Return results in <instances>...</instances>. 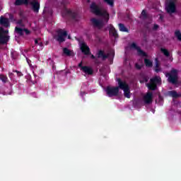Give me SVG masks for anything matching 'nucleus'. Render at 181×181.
<instances>
[{"label":"nucleus","instance_id":"f257e3e1","mask_svg":"<svg viewBox=\"0 0 181 181\" xmlns=\"http://www.w3.org/2000/svg\"><path fill=\"white\" fill-rule=\"evenodd\" d=\"M90 12L96 15V16H102L104 18L106 23L110 21V13L106 10H102L101 8L97 5L95 2H93L90 6Z\"/></svg>","mask_w":181,"mask_h":181},{"label":"nucleus","instance_id":"f03ea898","mask_svg":"<svg viewBox=\"0 0 181 181\" xmlns=\"http://www.w3.org/2000/svg\"><path fill=\"white\" fill-rule=\"evenodd\" d=\"M162 83V78L160 76H154L150 79V83L146 86L151 91H155L158 88V84Z\"/></svg>","mask_w":181,"mask_h":181},{"label":"nucleus","instance_id":"7ed1b4c3","mask_svg":"<svg viewBox=\"0 0 181 181\" xmlns=\"http://www.w3.org/2000/svg\"><path fill=\"white\" fill-rule=\"evenodd\" d=\"M168 76V81L171 83V84L176 85L177 84V81L179 80V76L177 75V69H173L170 71V73L167 74Z\"/></svg>","mask_w":181,"mask_h":181},{"label":"nucleus","instance_id":"20e7f679","mask_svg":"<svg viewBox=\"0 0 181 181\" xmlns=\"http://www.w3.org/2000/svg\"><path fill=\"white\" fill-rule=\"evenodd\" d=\"M66 4H67V2H65L64 1H62V5L64 6L63 13H64V16H68L69 18H71V19H76V18L77 16V13L76 12L71 11V9L66 8Z\"/></svg>","mask_w":181,"mask_h":181},{"label":"nucleus","instance_id":"39448f33","mask_svg":"<svg viewBox=\"0 0 181 181\" xmlns=\"http://www.w3.org/2000/svg\"><path fill=\"white\" fill-rule=\"evenodd\" d=\"M165 9L168 13H175L176 12V3L175 0H169L166 4Z\"/></svg>","mask_w":181,"mask_h":181},{"label":"nucleus","instance_id":"423d86ee","mask_svg":"<svg viewBox=\"0 0 181 181\" xmlns=\"http://www.w3.org/2000/svg\"><path fill=\"white\" fill-rule=\"evenodd\" d=\"M106 94L109 97H117L118 95V93H119V90L116 87L107 86L105 89Z\"/></svg>","mask_w":181,"mask_h":181},{"label":"nucleus","instance_id":"0eeeda50","mask_svg":"<svg viewBox=\"0 0 181 181\" xmlns=\"http://www.w3.org/2000/svg\"><path fill=\"white\" fill-rule=\"evenodd\" d=\"M58 35L57 37V42L59 43H63V42H66V36H67V31H64L62 29H59L57 31Z\"/></svg>","mask_w":181,"mask_h":181},{"label":"nucleus","instance_id":"6e6552de","mask_svg":"<svg viewBox=\"0 0 181 181\" xmlns=\"http://www.w3.org/2000/svg\"><path fill=\"white\" fill-rule=\"evenodd\" d=\"M130 49H134L135 50H137L139 56H142L143 57H146V56H148L146 52H144V50H142L140 47H138L135 42H132L130 45Z\"/></svg>","mask_w":181,"mask_h":181},{"label":"nucleus","instance_id":"1a4fd4ad","mask_svg":"<svg viewBox=\"0 0 181 181\" xmlns=\"http://www.w3.org/2000/svg\"><path fill=\"white\" fill-rule=\"evenodd\" d=\"M90 22H92L94 28H98V29H103V28H104V23L103 21L93 18H91Z\"/></svg>","mask_w":181,"mask_h":181},{"label":"nucleus","instance_id":"9d476101","mask_svg":"<svg viewBox=\"0 0 181 181\" xmlns=\"http://www.w3.org/2000/svg\"><path fill=\"white\" fill-rule=\"evenodd\" d=\"M15 32L16 33L19 35V36H23L24 32L27 36L30 35V30H29L28 28H21L19 27H16Z\"/></svg>","mask_w":181,"mask_h":181},{"label":"nucleus","instance_id":"9b49d317","mask_svg":"<svg viewBox=\"0 0 181 181\" xmlns=\"http://www.w3.org/2000/svg\"><path fill=\"white\" fill-rule=\"evenodd\" d=\"M32 6V10L35 13H39V10L40 9V3L37 0H33L30 3Z\"/></svg>","mask_w":181,"mask_h":181},{"label":"nucleus","instance_id":"f8f14e48","mask_svg":"<svg viewBox=\"0 0 181 181\" xmlns=\"http://www.w3.org/2000/svg\"><path fill=\"white\" fill-rule=\"evenodd\" d=\"M117 83H118V86H116L117 88H118V90H126L127 88H128L129 87V86H128L127 84V82L123 81L122 80H121V78H117Z\"/></svg>","mask_w":181,"mask_h":181},{"label":"nucleus","instance_id":"ddd939ff","mask_svg":"<svg viewBox=\"0 0 181 181\" xmlns=\"http://www.w3.org/2000/svg\"><path fill=\"white\" fill-rule=\"evenodd\" d=\"M153 93L152 92H148L146 95L144 96V101L145 104H151L152 103V98Z\"/></svg>","mask_w":181,"mask_h":181},{"label":"nucleus","instance_id":"4468645a","mask_svg":"<svg viewBox=\"0 0 181 181\" xmlns=\"http://www.w3.org/2000/svg\"><path fill=\"white\" fill-rule=\"evenodd\" d=\"M81 50L82 53L86 54V56H88V54H90V47H88V46H87L86 44L84 42H83L81 45Z\"/></svg>","mask_w":181,"mask_h":181},{"label":"nucleus","instance_id":"2eb2a0df","mask_svg":"<svg viewBox=\"0 0 181 181\" xmlns=\"http://www.w3.org/2000/svg\"><path fill=\"white\" fill-rule=\"evenodd\" d=\"M82 71L88 76H93V74H94V70H93L91 66H84V67H82Z\"/></svg>","mask_w":181,"mask_h":181},{"label":"nucleus","instance_id":"dca6fc26","mask_svg":"<svg viewBox=\"0 0 181 181\" xmlns=\"http://www.w3.org/2000/svg\"><path fill=\"white\" fill-rule=\"evenodd\" d=\"M0 25L4 28H9V20L4 16L0 17Z\"/></svg>","mask_w":181,"mask_h":181},{"label":"nucleus","instance_id":"f3484780","mask_svg":"<svg viewBox=\"0 0 181 181\" xmlns=\"http://www.w3.org/2000/svg\"><path fill=\"white\" fill-rule=\"evenodd\" d=\"M98 59H102V60H106V59H108L110 57V54H105L104 53V51L99 50L97 54Z\"/></svg>","mask_w":181,"mask_h":181},{"label":"nucleus","instance_id":"a211bd4d","mask_svg":"<svg viewBox=\"0 0 181 181\" xmlns=\"http://www.w3.org/2000/svg\"><path fill=\"white\" fill-rule=\"evenodd\" d=\"M9 40V36L4 35L0 31V45H6Z\"/></svg>","mask_w":181,"mask_h":181},{"label":"nucleus","instance_id":"6ab92c4d","mask_svg":"<svg viewBox=\"0 0 181 181\" xmlns=\"http://www.w3.org/2000/svg\"><path fill=\"white\" fill-rule=\"evenodd\" d=\"M29 1L30 0H16L15 6H21L22 5H29Z\"/></svg>","mask_w":181,"mask_h":181},{"label":"nucleus","instance_id":"aec40b11","mask_svg":"<svg viewBox=\"0 0 181 181\" xmlns=\"http://www.w3.org/2000/svg\"><path fill=\"white\" fill-rule=\"evenodd\" d=\"M168 94L170 97H173V98H179V97H181V95L178 94L176 90H170L168 92Z\"/></svg>","mask_w":181,"mask_h":181},{"label":"nucleus","instance_id":"412c9836","mask_svg":"<svg viewBox=\"0 0 181 181\" xmlns=\"http://www.w3.org/2000/svg\"><path fill=\"white\" fill-rule=\"evenodd\" d=\"M63 54H65V56H67L68 57H70V56H74V54L73 52H71L69 48L64 47L63 48Z\"/></svg>","mask_w":181,"mask_h":181},{"label":"nucleus","instance_id":"4be33fe9","mask_svg":"<svg viewBox=\"0 0 181 181\" xmlns=\"http://www.w3.org/2000/svg\"><path fill=\"white\" fill-rule=\"evenodd\" d=\"M119 30L120 32H127V33H129V30L125 27V25L122 23H119Z\"/></svg>","mask_w":181,"mask_h":181},{"label":"nucleus","instance_id":"5701e85b","mask_svg":"<svg viewBox=\"0 0 181 181\" xmlns=\"http://www.w3.org/2000/svg\"><path fill=\"white\" fill-rule=\"evenodd\" d=\"M123 91H124V97H126V98H131V90H129V87L123 90Z\"/></svg>","mask_w":181,"mask_h":181},{"label":"nucleus","instance_id":"b1692460","mask_svg":"<svg viewBox=\"0 0 181 181\" xmlns=\"http://www.w3.org/2000/svg\"><path fill=\"white\" fill-rule=\"evenodd\" d=\"M144 64L146 65V67H152V66H153L152 61L146 58L144 59Z\"/></svg>","mask_w":181,"mask_h":181},{"label":"nucleus","instance_id":"393cba45","mask_svg":"<svg viewBox=\"0 0 181 181\" xmlns=\"http://www.w3.org/2000/svg\"><path fill=\"white\" fill-rule=\"evenodd\" d=\"M140 19H148V13H146V10H143L141 11Z\"/></svg>","mask_w":181,"mask_h":181},{"label":"nucleus","instance_id":"a878e982","mask_svg":"<svg viewBox=\"0 0 181 181\" xmlns=\"http://www.w3.org/2000/svg\"><path fill=\"white\" fill-rule=\"evenodd\" d=\"M160 52L165 56V57H169V56H170V53L167 49L161 48Z\"/></svg>","mask_w":181,"mask_h":181},{"label":"nucleus","instance_id":"bb28decb","mask_svg":"<svg viewBox=\"0 0 181 181\" xmlns=\"http://www.w3.org/2000/svg\"><path fill=\"white\" fill-rule=\"evenodd\" d=\"M0 80L4 83V84H6L8 82V76L4 74H0Z\"/></svg>","mask_w":181,"mask_h":181},{"label":"nucleus","instance_id":"cd10ccee","mask_svg":"<svg viewBox=\"0 0 181 181\" xmlns=\"http://www.w3.org/2000/svg\"><path fill=\"white\" fill-rule=\"evenodd\" d=\"M110 33L114 36V37H118V33H117V30L115 28H112L110 30Z\"/></svg>","mask_w":181,"mask_h":181},{"label":"nucleus","instance_id":"c85d7f7f","mask_svg":"<svg viewBox=\"0 0 181 181\" xmlns=\"http://www.w3.org/2000/svg\"><path fill=\"white\" fill-rule=\"evenodd\" d=\"M156 73H159L161 71L160 68L159 67V62L158 61V58L156 59V68H155Z\"/></svg>","mask_w":181,"mask_h":181},{"label":"nucleus","instance_id":"c756f323","mask_svg":"<svg viewBox=\"0 0 181 181\" xmlns=\"http://www.w3.org/2000/svg\"><path fill=\"white\" fill-rule=\"evenodd\" d=\"M175 35L177 37V40L181 42V33L179 30H175Z\"/></svg>","mask_w":181,"mask_h":181},{"label":"nucleus","instance_id":"7c9ffc66","mask_svg":"<svg viewBox=\"0 0 181 181\" xmlns=\"http://www.w3.org/2000/svg\"><path fill=\"white\" fill-rule=\"evenodd\" d=\"M107 5H110V6H114V0H104Z\"/></svg>","mask_w":181,"mask_h":181},{"label":"nucleus","instance_id":"2f4dec72","mask_svg":"<svg viewBox=\"0 0 181 181\" xmlns=\"http://www.w3.org/2000/svg\"><path fill=\"white\" fill-rule=\"evenodd\" d=\"M13 73H16L18 77H22V76H23V74H22V72H21V71H18V70L13 69Z\"/></svg>","mask_w":181,"mask_h":181},{"label":"nucleus","instance_id":"473e14b6","mask_svg":"<svg viewBox=\"0 0 181 181\" xmlns=\"http://www.w3.org/2000/svg\"><path fill=\"white\" fill-rule=\"evenodd\" d=\"M0 32H1V33L2 35H4V33L5 35L9 33V30H4L3 28H0Z\"/></svg>","mask_w":181,"mask_h":181},{"label":"nucleus","instance_id":"72a5a7b5","mask_svg":"<svg viewBox=\"0 0 181 181\" xmlns=\"http://www.w3.org/2000/svg\"><path fill=\"white\" fill-rule=\"evenodd\" d=\"M149 81V78L147 76H144L143 78V81H140V83H148Z\"/></svg>","mask_w":181,"mask_h":181},{"label":"nucleus","instance_id":"f704fd0d","mask_svg":"<svg viewBox=\"0 0 181 181\" xmlns=\"http://www.w3.org/2000/svg\"><path fill=\"white\" fill-rule=\"evenodd\" d=\"M17 24L19 25V26H23V21L22 19L18 20Z\"/></svg>","mask_w":181,"mask_h":181},{"label":"nucleus","instance_id":"c9c22d12","mask_svg":"<svg viewBox=\"0 0 181 181\" xmlns=\"http://www.w3.org/2000/svg\"><path fill=\"white\" fill-rule=\"evenodd\" d=\"M158 29H159V25L158 24H154L153 30H158Z\"/></svg>","mask_w":181,"mask_h":181},{"label":"nucleus","instance_id":"e433bc0d","mask_svg":"<svg viewBox=\"0 0 181 181\" xmlns=\"http://www.w3.org/2000/svg\"><path fill=\"white\" fill-rule=\"evenodd\" d=\"M78 66L79 67V69L82 71H83V67H84V66H83V62H81V63H79Z\"/></svg>","mask_w":181,"mask_h":181},{"label":"nucleus","instance_id":"4c0bfd02","mask_svg":"<svg viewBox=\"0 0 181 181\" xmlns=\"http://www.w3.org/2000/svg\"><path fill=\"white\" fill-rule=\"evenodd\" d=\"M26 60H27V63L29 66H32V61H30V59L26 58Z\"/></svg>","mask_w":181,"mask_h":181},{"label":"nucleus","instance_id":"58836bf2","mask_svg":"<svg viewBox=\"0 0 181 181\" xmlns=\"http://www.w3.org/2000/svg\"><path fill=\"white\" fill-rule=\"evenodd\" d=\"M8 77H9L10 78H12V77H13V73L9 72V73H8Z\"/></svg>","mask_w":181,"mask_h":181},{"label":"nucleus","instance_id":"ea45409f","mask_svg":"<svg viewBox=\"0 0 181 181\" xmlns=\"http://www.w3.org/2000/svg\"><path fill=\"white\" fill-rule=\"evenodd\" d=\"M40 42V39H36V40H35V43L36 44V45H39V42Z\"/></svg>","mask_w":181,"mask_h":181},{"label":"nucleus","instance_id":"a19ab883","mask_svg":"<svg viewBox=\"0 0 181 181\" xmlns=\"http://www.w3.org/2000/svg\"><path fill=\"white\" fill-rule=\"evenodd\" d=\"M136 68H137L138 69V70H141V66L139 65V64H136Z\"/></svg>","mask_w":181,"mask_h":181},{"label":"nucleus","instance_id":"79ce46f5","mask_svg":"<svg viewBox=\"0 0 181 181\" xmlns=\"http://www.w3.org/2000/svg\"><path fill=\"white\" fill-rule=\"evenodd\" d=\"M37 45L38 46H40V47H43V42H42V41H40Z\"/></svg>","mask_w":181,"mask_h":181},{"label":"nucleus","instance_id":"37998d69","mask_svg":"<svg viewBox=\"0 0 181 181\" xmlns=\"http://www.w3.org/2000/svg\"><path fill=\"white\" fill-rule=\"evenodd\" d=\"M49 15L50 16H52V15H53V10L52 9H50L49 11Z\"/></svg>","mask_w":181,"mask_h":181},{"label":"nucleus","instance_id":"c03bdc74","mask_svg":"<svg viewBox=\"0 0 181 181\" xmlns=\"http://www.w3.org/2000/svg\"><path fill=\"white\" fill-rule=\"evenodd\" d=\"M11 55L12 59H16V57L13 56V52H11Z\"/></svg>","mask_w":181,"mask_h":181},{"label":"nucleus","instance_id":"a18cd8bd","mask_svg":"<svg viewBox=\"0 0 181 181\" xmlns=\"http://www.w3.org/2000/svg\"><path fill=\"white\" fill-rule=\"evenodd\" d=\"M90 58L93 59V60L95 59V56H94L93 54H92L90 56Z\"/></svg>","mask_w":181,"mask_h":181},{"label":"nucleus","instance_id":"49530a36","mask_svg":"<svg viewBox=\"0 0 181 181\" xmlns=\"http://www.w3.org/2000/svg\"><path fill=\"white\" fill-rule=\"evenodd\" d=\"M160 19H163V16H160Z\"/></svg>","mask_w":181,"mask_h":181},{"label":"nucleus","instance_id":"de8ad7c7","mask_svg":"<svg viewBox=\"0 0 181 181\" xmlns=\"http://www.w3.org/2000/svg\"><path fill=\"white\" fill-rule=\"evenodd\" d=\"M87 2L90 3V0H87Z\"/></svg>","mask_w":181,"mask_h":181},{"label":"nucleus","instance_id":"09e8293b","mask_svg":"<svg viewBox=\"0 0 181 181\" xmlns=\"http://www.w3.org/2000/svg\"><path fill=\"white\" fill-rule=\"evenodd\" d=\"M68 39H70V35L68 37Z\"/></svg>","mask_w":181,"mask_h":181}]
</instances>
